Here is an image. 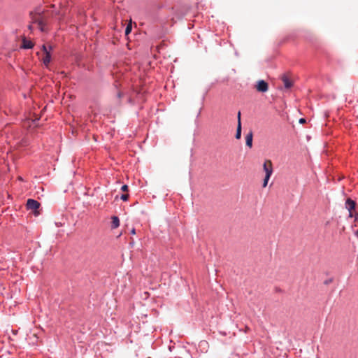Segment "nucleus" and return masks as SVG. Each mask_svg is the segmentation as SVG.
I'll use <instances>...</instances> for the list:
<instances>
[{
	"mask_svg": "<svg viewBox=\"0 0 358 358\" xmlns=\"http://www.w3.org/2000/svg\"><path fill=\"white\" fill-rule=\"evenodd\" d=\"M299 122L300 123H304V122H306V120L303 119V118H301V119L299 120Z\"/></svg>",
	"mask_w": 358,
	"mask_h": 358,
	"instance_id": "obj_18",
	"label": "nucleus"
},
{
	"mask_svg": "<svg viewBox=\"0 0 358 358\" xmlns=\"http://www.w3.org/2000/svg\"><path fill=\"white\" fill-rule=\"evenodd\" d=\"M121 189L123 192H127L128 189H129V187H128V186L127 185H124L122 186Z\"/></svg>",
	"mask_w": 358,
	"mask_h": 358,
	"instance_id": "obj_15",
	"label": "nucleus"
},
{
	"mask_svg": "<svg viewBox=\"0 0 358 358\" xmlns=\"http://www.w3.org/2000/svg\"><path fill=\"white\" fill-rule=\"evenodd\" d=\"M31 23L37 24L41 31H45L46 25V18L43 14V11H34L30 13Z\"/></svg>",
	"mask_w": 358,
	"mask_h": 358,
	"instance_id": "obj_1",
	"label": "nucleus"
},
{
	"mask_svg": "<svg viewBox=\"0 0 358 358\" xmlns=\"http://www.w3.org/2000/svg\"><path fill=\"white\" fill-rule=\"evenodd\" d=\"M131 31V24H129L127 26L126 29H125V34L126 35H128Z\"/></svg>",
	"mask_w": 358,
	"mask_h": 358,
	"instance_id": "obj_13",
	"label": "nucleus"
},
{
	"mask_svg": "<svg viewBox=\"0 0 358 358\" xmlns=\"http://www.w3.org/2000/svg\"><path fill=\"white\" fill-rule=\"evenodd\" d=\"M255 88L258 92H266L268 90V85L266 81L260 80L257 81Z\"/></svg>",
	"mask_w": 358,
	"mask_h": 358,
	"instance_id": "obj_6",
	"label": "nucleus"
},
{
	"mask_svg": "<svg viewBox=\"0 0 358 358\" xmlns=\"http://www.w3.org/2000/svg\"><path fill=\"white\" fill-rule=\"evenodd\" d=\"M252 137L253 134L252 131H250L245 136V143L249 148L252 146Z\"/></svg>",
	"mask_w": 358,
	"mask_h": 358,
	"instance_id": "obj_9",
	"label": "nucleus"
},
{
	"mask_svg": "<svg viewBox=\"0 0 358 358\" xmlns=\"http://www.w3.org/2000/svg\"><path fill=\"white\" fill-rule=\"evenodd\" d=\"M42 49H43V54H44V56L43 57L42 60H43V62L44 63V64L45 66H48V64L50 62V59H51L50 50H52V47L50 46L49 50H48L47 49V47L45 45H43L42 46Z\"/></svg>",
	"mask_w": 358,
	"mask_h": 358,
	"instance_id": "obj_3",
	"label": "nucleus"
},
{
	"mask_svg": "<svg viewBox=\"0 0 358 358\" xmlns=\"http://www.w3.org/2000/svg\"><path fill=\"white\" fill-rule=\"evenodd\" d=\"M355 235L358 237V231L355 232Z\"/></svg>",
	"mask_w": 358,
	"mask_h": 358,
	"instance_id": "obj_21",
	"label": "nucleus"
},
{
	"mask_svg": "<svg viewBox=\"0 0 358 358\" xmlns=\"http://www.w3.org/2000/svg\"><path fill=\"white\" fill-rule=\"evenodd\" d=\"M241 136V122L239 121V124H237L236 138L239 139Z\"/></svg>",
	"mask_w": 358,
	"mask_h": 358,
	"instance_id": "obj_11",
	"label": "nucleus"
},
{
	"mask_svg": "<svg viewBox=\"0 0 358 358\" xmlns=\"http://www.w3.org/2000/svg\"><path fill=\"white\" fill-rule=\"evenodd\" d=\"M282 80L284 83V86L286 89H289L292 87L293 83L292 81L288 78L287 75H283L282 76Z\"/></svg>",
	"mask_w": 358,
	"mask_h": 358,
	"instance_id": "obj_7",
	"label": "nucleus"
},
{
	"mask_svg": "<svg viewBox=\"0 0 358 358\" xmlns=\"http://www.w3.org/2000/svg\"><path fill=\"white\" fill-rule=\"evenodd\" d=\"M263 169L265 171V175L268 176H271L273 169V164L271 160L267 159L264 162L263 164Z\"/></svg>",
	"mask_w": 358,
	"mask_h": 358,
	"instance_id": "obj_5",
	"label": "nucleus"
},
{
	"mask_svg": "<svg viewBox=\"0 0 358 358\" xmlns=\"http://www.w3.org/2000/svg\"><path fill=\"white\" fill-rule=\"evenodd\" d=\"M129 194H122L121 196V199L123 200V201H127L128 199H129Z\"/></svg>",
	"mask_w": 358,
	"mask_h": 358,
	"instance_id": "obj_14",
	"label": "nucleus"
},
{
	"mask_svg": "<svg viewBox=\"0 0 358 358\" xmlns=\"http://www.w3.org/2000/svg\"><path fill=\"white\" fill-rule=\"evenodd\" d=\"M40 207V203L34 199H29L27 201V208L29 210H32L35 215H38L37 210Z\"/></svg>",
	"mask_w": 358,
	"mask_h": 358,
	"instance_id": "obj_2",
	"label": "nucleus"
},
{
	"mask_svg": "<svg viewBox=\"0 0 358 358\" xmlns=\"http://www.w3.org/2000/svg\"><path fill=\"white\" fill-rule=\"evenodd\" d=\"M118 96L120 97L121 96V93H118Z\"/></svg>",
	"mask_w": 358,
	"mask_h": 358,
	"instance_id": "obj_22",
	"label": "nucleus"
},
{
	"mask_svg": "<svg viewBox=\"0 0 358 358\" xmlns=\"http://www.w3.org/2000/svg\"><path fill=\"white\" fill-rule=\"evenodd\" d=\"M271 176H268L266 175H265V177H264V182H263V187H266L267 186V184H268V182L270 179Z\"/></svg>",
	"mask_w": 358,
	"mask_h": 358,
	"instance_id": "obj_12",
	"label": "nucleus"
},
{
	"mask_svg": "<svg viewBox=\"0 0 358 358\" xmlns=\"http://www.w3.org/2000/svg\"><path fill=\"white\" fill-rule=\"evenodd\" d=\"M112 228L113 229H116L119 226H120V220H119V218L116 216H113L112 217Z\"/></svg>",
	"mask_w": 358,
	"mask_h": 358,
	"instance_id": "obj_10",
	"label": "nucleus"
},
{
	"mask_svg": "<svg viewBox=\"0 0 358 358\" xmlns=\"http://www.w3.org/2000/svg\"><path fill=\"white\" fill-rule=\"evenodd\" d=\"M131 234H136V230H135V229H132V230L131 231Z\"/></svg>",
	"mask_w": 358,
	"mask_h": 358,
	"instance_id": "obj_19",
	"label": "nucleus"
},
{
	"mask_svg": "<svg viewBox=\"0 0 358 358\" xmlns=\"http://www.w3.org/2000/svg\"><path fill=\"white\" fill-rule=\"evenodd\" d=\"M355 226H357V224H358V213L355 215Z\"/></svg>",
	"mask_w": 358,
	"mask_h": 358,
	"instance_id": "obj_16",
	"label": "nucleus"
},
{
	"mask_svg": "<svg viewBox=\"0 0 358 358\" xmlns=\"http://www.w3.org/2000/svg\"><path fill=\"white\" fill-rule=\"evenodd\" d=\"M34 46V43L29 41V40H27L26 38H23L22 39V47L24 49H30L31 48H33Z\"/></svg>",
	"mask_w": 358,
	"mask_h": 358,
	"instance_id": "obj_8",
	"label": "nucleus"
},
{
	"mask_svg": "<svg viewBox=\"0 0 358 358\" xmlns=\"http://www.w3.org/2000/svg\"><path fill=\"white\" fill-rule=\"evenodd\" d=\"M356 203L355 201L351 199L350 198L347 199L345 201V208L349 211V217H353L355 215H353L352 210L355 208Z\"/></svg>",
	"mask_w": 358,
	"mask_h": 358,
	"instance_id": "obj_4",
	"label": "nucleus"
},
{
	"mask_svg": "<svg viewBox=\"0 0 358 358\" xmlns=\"http://www.w3.org/2000/svg\"><path fill=\"white\" fill-rule=\"evenodd\" d=\"M32 28H33V27H32V25H29V29L32 30Z\"/></svg>",
	"mask_w": 358,
	"mask_h": 358,
	"instance_id": "obj_20",
	"label": "nucleus"
},
{
	"mask_svg": "<svg viewBox=\"0 0 358 358\" xmlns=\"http://www.w3.org/2000/svg\"><path fill=\"white\" fill-rule=\"evenodd\" d=\"M237 117H238V124H239V121H241V112L240 111L238 113Z\"/></svg>",
	"mask_w": 358,
	"mask_h": 358,
	"instance_id": "obj_17",
	"label": "nucleus"
}]
</instances>
